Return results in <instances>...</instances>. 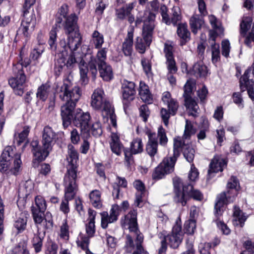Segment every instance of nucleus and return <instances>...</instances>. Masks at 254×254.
Masks as SVG:
<instances>
[{
    "mask_svg": "<svg viewBox=\"0 0 254 254\" xmlns=\"http://www.w3.org/2000/svg\"><path fill=\"white\" fill-rule=\"evenodd\" d=\"M56 93L59 98L65 102L61 108V115L63 125L64 128L67 127L72 120L73 125L80 128L82 138L90 136V123L91 117L89 112H83L77 109L74 114L73 111L81 93L80 88L76 86L72 87L67 81L57 86Z\"/></svg>",
    "mask_w": 254,
    "mask_h": 254,
    "instance_id": "nucleus-1",
    "label": "nucleus"
},
{
    "mask_svg": "<svg viewBox=\"0 0 254 254\" xmlns=\"http://www.w3.org/2000/svg\"><path fill=\"white\" fill-rule=\"evenodd\" d=\"M77 19L78 17L72 14L67 18L65 22L64 30L65 34L67 36L68 42L67 44L65 40H61L60 42V46L64 49V51H62V58L58 59L55 63L56 66H58L59 68H62L65 65V56L67 54V49H69L71 52V55L67 61L68 65L70 66L74 63H78L79 68L81 64H86L85 55L83 56L82 54L75 52L82 42V37L77 25Z\"/></svg>",
    "mask_w": 254,
    "mask_h": 254,
    "instance_id": "nucleus-2",
    "label": "nucleus"
},
{
    "mask_svg": "<svg viewBox=\"0 0 254 254\" xmlns=\"http://www.w3.org/2000/svg\"><path fill=\"white\" fill-rule=\"evenodd\" d=\"M227 192H223L217 196L216 202L215 205V214L216 216L221 215V207L227 203L232 202L235 197L238 194L240 188L239 182L238 179L233 176H231L227 183Z\"/></svg>",
    "mask_w": 254,
    "mask_h": 254,
    "instance_id": "nucleus-3",
    "label": "nucleus"
},
{
    "mask_svg": "<svg viewBox=\"0 0 254 254\" xmlns=\"http://www.w3.org/2000/svg\"><path fill=\"white\" fill-rule=\"evenodd\" d=\"M146 134L148 137L146 150L147 154L153 157L157 153L158 144L163 147H166L168 142L165 129L160 126L158 128L157 133L148 130Z\"/></svg>",
    "mask_w": 254,
    "mask_h": 254,
    "instance_id": "nucleus-4",
    "label": "nucleus"
},
{
    "mask_svg": "<svg viewBox=\"0 0 254 254\" xmlns=\"http://www.w3.org/2000/svg\"><path fill=\"white\" fill-rule=\"evenodd\" d=\"M155 26V15L149 13L148 19L144 21V26L142 28V38L137 37L136 39L135 46L139 53H145L146 48L149 46L152 41Z\"/></svg>",
    "mask_w": 254,
    "mask_h": 254,
    "instance_id": "nucleus-5",
    "label": "nucleus"
},
{
    "mask_svg": "<svg viewBox=\"0 0 254 254\" xmlns=\"http://www.w3.org/2000/svg\"><path fill=\"white\" fill-rule=\"evenodd\" d=\"M124 224L128 226L130 232H133L136 235L135 240L136 250L132 254H145L141 243L143 240L142 235L138 234L139 232L137 223V211L135 210H131L125 216Z\"/></svg>",
    "mask_w": 254,
    "mask_h": 254,
    "instance_id": "nucleus-6",
    "label": "nucleus"
},
{
    "mask_svg": "<svg viewBox=\"0 0 254 254\" xmlns=\"http://www.w3.org/2000/svg\"><path fill=\"white\" fill-rule=\"evenodd\" d=\"M181 151H183L185 158L189 162L193 161L195 151L191 144L189 141H183L180 137H175L174 138L173 156L170 157L172 159H175V163L180 154Z\"/></svg>",
    "mask_w": 254,
    "mask_h": 254,
    "instance_id": "nucleus-7",
    "label": "nucleus"
},
{
    "mask_svg": "<svg viewBox=\"0 0 254 254\" xmlns=\"http://www.w3.org/2000/svg\"><path fill=\"white\" fill-rule=\"evenodd\" d=\"M12 71L15 77L8 80L9 84L14 89L16 94L21 95L23 93V84L26 81V76L20 61L13 64Z\"/></svg>",
    "mask_w": 254,
    "mask_h": 254,
    "instance_id": "nucleus-8",
    "label": "nucleus"
},
{
    "mask_svg": "<svg viewBox=\"0 0 254 254\" xmlns=\"http://www.w3.org/2000/svg\"><path fill=\"white\" fill-rule=\"evenodd\" d=\"M91 106L96 110L110 112L111 105L105 96L102 89H96L91 96Z\"/></svg>",
    "mask_w": 254,
    "mask_h": 254,
    "instance_id": "nucleus-9",
    "label": "nucleus"
},
{
    "mask_svg": "<svg viewBox=\"0 0 254 254\" xmlns=\"http://www.w3.org/2000/svg\"><path fill=\"white\" fill-rule=\"evenodd\" d=\"M107 49L106 48L100 49L98 51L96 57L91 54L85 55V58L88 63L89 69L93 78L96 77L97 73V65L106 64L105 61L107 59Z\"/></svg>",
    "mask_w": 254,
    "mask_h": 254,
    "instance_id": "nucleus-10",
    "label": "nucleus"
},
{
    "mask_svg": "<svg viewBox=\"0 0 254 254\" xmlns=\"http://www.w3.org/2000/svg\"><path fill=\"white\" fill-rule=\"evenodd\" d=\"M36 23V19L33 9L23 10V17L21 21L19 31L28 37L34 31Z\"/></svg>",
    "mask_w": 254,
    "mask_h": 254,
    "instance_id": "nucleus-11",
    "label": "nucleus"
},
{
    "mask_svg": "<svg viewBox=\"0 0 254 254\" xmlns=\"http://www.w3.org/2000/svg\"><path fill=\"white\" fill-rule=\"evenodd\" d=\"M175 164V159L170 157H165L154 170L152 175V179L158 180L162 179L165 175L172 172Z\"/></svg>",
    "mask_w": 254,
    "mask_h": 254,
    "instance_id": "nucleus-12",
    "label": "nucleus"
},
{
    "mask_svg": "<svg viewBox=\"0 0 254 254\" xmlns=\"http://www.w3.org/2000/svg\"><path fill=\"white\" fill-rule=\"evenodd\" d=\"M56 134L53 129L48 126L45 127L43 129L42 135V145L43 147L45 148V151L43 152V155L39 153H37V156L38 158L45 159L49 155L50 151L52 150V144Z\"/></svg>",
    "mask_w": 254,
    "mask_h": 254,
    "instance_id": "nucleus-13",
    "label": "nucleus"
},
{
    "mask_svg": "<svg viewBox=\"0 0 254 254\" xmlns=\"http://www.w3.org/2000/svg\"><path fill=\"white\" fill-rule=\"evenodd\" d=\"M183 236L181 222L177 221L173 227L171 233L164 237L163 240H165L166 243H168L171 248L176 249L181 243Z\"/></svg>",
    "mask_w": 254,
    "mask_h": 254,
    "instance_id": "nucleus-14",
    "label": "nucleus"
},
{
    "mask_svg": "<svg viewBox=\"0 0 254 254\" xmlns=\"http://www.w3.org/2000/svg\"><path fill=\"white\" fill-rule=\"evenodd\" d=\"M68 155L67 160L68 162L67 170L65 175L77 176V165L78 160V153L74 147L71 144L67 146Z\"/></svg>",
    "mask_w": 254,
    "mask_h": 254,
    "instance_id": "nucleus-15",
    "label": "nucleus"
},
{
    "mask_svg": "<svg viewBox=\"0 0 254 254\" xmlns=\"http://www.w3.org/2000/svg\"><path fill=\"white\" fill-rule=\"evenodd\" d=\"M122 90L123 104L127 105L134 99L135 84L133 82L124 79L122 83Z\"/></svg>",
    "mask_w": 254,
    "mask_h": 254,
    "instance_id": "nucleus-16",
    "label": "nucleus"
},
{
    "mask_svg": "<svg viewBox=\"0 0 254 254\" xmlns=\"http://www.w3.org/2000/svg\"><path fill=\"white\" fill-rule=\"evenodd\" d=\"M77 176L65 175L64 177V183L65 189L64 191V199L69 201L72 199L77 190V185L76 183Z\"/></svg>",
    "mask_w": 254,
    "mask_h": 254,
    "instance_id": "nucleus-17",
    "label": "nucleus"
},
{
    "mask_svg": "<svg viewBox=\"0 0 254 254\" xmlns=\"http://www.w3.org/2000/svg\"><path fill=\"white\" fill-rule=\"evenodd\" d=\"M164 53L166 59V64L169 72L171 74L175 73L177 71V67L173 54V46L169 41L164 44Z\"/></svg>",
    "mask_w": 254,
    "mask_h": 254,
    "instance_id": "nucleus-18",
    "label": "nucleus"
},
{
    "mask_svg": "<svg viewBox=\"0 0 254 254\" xmlns=\"http://www.w3.org/2000/svg\"><path fill=\"white\" fill-rule=\"evenodd\" d=\"M172 11L171 18H170L167 14L168 9L167 6L165 5H162L160 7V13L163 22L167 25H170L172 23L175 25L181 19V12L177 7H174Z\"/></svg>",
    "mask_w": 254,
    "mask_h": 254,
    "instance_id": "nucleus-19",
    "label": "nucleus"
},
{
    "mask_svg": "<svg viewBox=\"0 0 254 254\" xmlns=\"http://www.w3.org/2000/svg\"><path fill=\"white\" fill-rule=\"evenodd\" d=\"M120 207L117 204L113 205L110 212V215L107 212H103L101 213V227L103 229H106L109 223H114L118 219L120 213Z\"/></svg>",
    "mask_w": 254,
    "mask_h": 254,
    "instance_id": "nucleus-20",
    "label": "nucleus"
},
{
    "mask_svg": "<svg viewBox=\"0 0 254 254\" xmlns=\"http://www.w3.org/2000/svg\"><path fill=\"white\" fill-rule=\"evenodd\" d=\"M192 185L190 184L187 185H183V192L178 191L176 192V195L174 197V200L177 203H180L182 205H186L187 201V196L193 190Z\"/></svg>",
    "mask_w": 254,
    "mask_h": 254,
    "instance_id": "nucleus-21",
    "label": "nucleus"
},
{
    "mask_svg": "<svg viewBox=\"0 0 254 254\" xmlns=\"http://www.w3.org/2000/svg\"><path fill=\"white\" fill-rule=\"evenodd\" d=\"M162 100L165 105H167L172 116L175 115L179 106L177 101L171 97V94L169 92H165L163 93Z\"/></svg>",
    "mask_w": 254,
    "mask_h": 254,
    "instance_id": "nucleus-22",
    "label": "nucleus"
},
{
    "mask_svg": "<svg viewBox=\"0 0 254 254\" xmlns=\"http://www.w3.org/2000/svg\"><path fill=\"white\" fill-rule=\"evenodd\" d=\"M63 21V18L61 17H58L56 19V27L54 26L50 32V38L48 41V44L52 50H56L57 49V27H60V24Z\"/></svg>",
    "mask_w": 254,
    "mask_h": 254,
    "instance_id": "nucleus-23",
    "label": "nucleus"
},
{
    "mask_svg": "<svg viewBox=\"0 0 254 254\" xmlns=\"http://www.w3.org/2000/svg\"><path fill=\"white\" fill-rule=\"evenodd\" d=\"M133 29L128 31L127 36L122 44V50L126 56H130L132 52Z\"/></svg>",
    "mask_w": 254,
    "mask_h": 254,
    "instance_id": "nucleus-24",
    "label": "nucleus"
},
{
    "mask_svg": "<svg viewBox=\"0 0 254 254\" xmlns=\"http://www.w3.org/2000/svg\"><path fill=\"white\" fill-rule=\"evenodd\" d=\"M100 76L106 81H109L113 78V72L112 68L110 65L106 64H99L97 65Z\"/></svg>",
    "mask_w": 254,
    "mask_h": 254,
    "instance_id": "nucleus-25",
    "label": "nucleus"
},
{
    "mask_svg": "<svg viewBox=\"0 0 254 254\" xmlns=\"http://www.w3.org/2000/svg\"><path fill=\"white\" fill-rule=\"evenodd\" d=\"M110 145L111 149L114 153L118 156L121 155L124 148L117 134L113 133L111 135V141Z\"/></svg>",
    "mask_w": 254,
    "mask_h": 254,
    "instance_id": "nucleus-26",
    "label": "nucleus"
},
{
    "mask_svg": "<svg viewBox=\"0 0 254 254\" xmlns=\"http://www.w3.org/2000/svg\"><path fill=\"white\" fill-rule=\"evenodd\" d=\"M190 72V74L194 75L197 77H205L207 74L208 70L207 67L202 62H200L194 64Z\"/></svg>",
    "mask_w": 254,
    "mask_h": 254,
    "instance_id": "nucleus-27",
    "label": "nucleus"
},
{
    "mask_svg": "<svg viewBox=\"0 0 254 254\" xmlns=\"http://www.w3.org/2000/svg\"><path fill=\"white\" fill-rule=\"evenodd\" d=\"M177 34L181 39L180 44L185 45L190 39V33L186 24H179L177 28Z\"/></svg>",
    "mask_w": 254,
    "mask_h": 254,
    "instance_id": "nucleus-28",
    "label": "nucleus"
},
{
    "mask_svg": "<svg viewBox=\"0 0 254 254\" xmlns=\"http://www.w3.org/2000/svg\"><path fill=\"white\" fill-rule=\"evenodd\" d=\"M21 155H17L15 159L10 161L8 175H17L21 170Z\"/></svg>",
    "mask_w": 254,
    "mask_h": 254,
    "instance_id": "nucleus-29",
    "label": "nucleus"
},
{
    "mask_svg": "<svg viewBox=\"0 0 254 254\" xmlns=\"http://www.w3.org/2000/svg\"><path fill=\"white\" fill-rule=\"evenodd\" d=\"M204 23L202 15L194 14L190 20V25L192 32L196 34Z\"/></svg>",
    "mask_w": 254,
    "mask_h": 254,
    "instance_id": "nucleus-30",
    "label": "nucleus"
},
{
    "mask_svg": "<svg viewBox=\"0 0 254 254\" xmlns=\"http://www.w3.org/2000/svg\"><path fill=\"white\" fill-rule=\"evenodd\" d=\"M89 214V222L86 226V232L88 235L87 237H92L94 236L95 230V218L96 215V212L89 209L88 210Z\"/></svg>",
    "mask_w": 254,
    "mask_h": 254,
    "instance_id": "nucleus-31",
    "label": "nucleus"
},
{
    "mask_svg": "<svg viewBox=\"0 0 254 254\" xmlns=\"http://www.w3.org/2000/svg\"><path fill=\"white\" fill-rule=\"evenodd\" d=\"M30 145L32 147V151L34 156V159L33 161V166L34 167H36L39 162H41L45 160V159H41V157H39L37 156V153H39L43 155V152L45 151V148L43 147L42 148L39 147V142L37 140H33L31 141L30 143Z\"/></svg>",
    "mask_w": 254,
    "mask_h": 254,
    "instance_id": "nucleus-32",
    "label": "nucleus"
},
{
    "mask_svg": "<svg viewBox=\"0 0 254 254\" xmlns=\"http://www.w3.org/2000/svg\"><path fill=\"white\" fill-rule=\"evenodd\" d=\"M30 131V128L28 127H24L23 130L16 136L14 135V143H16L17 145H20L22 143H24L22 148L24 149L28 143L27 137Z\"/></svg>",
    "mask_w": 254,
    "mask_h": 254,
    "instance_id": "nucleus-33",
    "label": "nucleus"
},
{
    "mask_svg": "<svg viewBox=\"0 0 254 254\" xmlns=\"http://www.w3.org/2000/svg\"><path fill=\"white\" fill-rule=\"evenodd\" d=\"M233 215L235 218L234 224L243 227L247 219V216L237 206L234 207Z\"/></svg>",
    "mask_w": 254,
    "mask_h": 254,
    "instance_id": "nucleus-34",
    "label": "nucleus"
},
{
    "mask_svg": "<svg viewBox=\"0 0 254 254\" xmlns=\"http://www.w3.org/2000/svg\"><path fill=\"white\" fill-rule=\"evenodd\" d=\"M185 106L189 110V115L196 117L198 114L199 107L195 100L191 98H187L185 99Z\"/></svg>",
    "mask_w": 254,
    "mask_h": 254,
    "instance_id": "nucleus-35",
    "label": "nucleus"
},
{
    "mask_svg": "<svg viewBox=\"0 0 254 254\" xmlns=\"http://www.w3.org/2000/svg\"><path fill=\"white\" fill-rule=\"evenodd\" d=\"M196 132V129L193 127L191 122L186 119L184 132L182 139V141H187V140H190L191 136L194 135Z\"/></svg>",
    "mask_w": 254,
    "mask_h": 254,
    "instance_id": "nucleus-36",
    "label": "nucleus"
},
{
    "mask_svg": "<svg viewBox=\"0 0 254 254\" xmlns=\"http://www.w3.org/2000/svg\"><path fill=\"white\" fill-rule=\"evenodd\" d=\"M51 92V86L48 83L41 85L37 89L36 95L40 100L45 101Z\"/></svg>",
    "mask_w": 254,
    "mask_h": 254,
    "instance_id": "nucleus-37",
    "label": "nucleus"
},
{
    "mask_svg": "<svg viewBox=\"0 0 254 254\" xmlns=\"http://www.w3.org/2000/svg\"><path fill=\"white\" fill-rule=\"evenodd\" d=\"M225 165H226V163L222 159L220 160L215 158L212 159L208 171V174L210 175L212 173H217L219 171L222 172Z\"/></svg>",
    "mask_w": 254,
    "mask_h": 254,
    "instance_id": "nucleus-38",
    "label": "nucleus"
},
{
    "mask_svg": "<svg viewBox=\"0 0 254 254\" xmlns=\"http://www.w3.org/2000/svg\"><path fill=\"white\" fill-rule=\"evenodd\" d=\"M139 95L142 100L145 102H150L152 100L148 87L144 83L140 82Z\"/></svg>",
    "mask_w": 254,
    "mask_h": 254,
    "instance_id": "nucleus-39",
    "label": "nucleus"
},
{
    "mask_svg": "<svg viewBox=\"0 0 254 254\" xmlns=\"http://www.w3.org/2000/svg\"><path fill=\"white\" fill-rule=\"evenodd\" d=\"M27 218L25 213H21L20 216L15 221L14 226L18 233L23 232L26 228Z\"/></svg>",
    "mask_w": 254,
    "mask_h": 254,
    "instance_id": "nucleus-40",
    "label": "nucleus"
},
{
    "mask_svg": "<svg viewBox=\"0 0 254 254\" xmlns=\"http://www.w3.org/2000/svg\"><path fill=\"white\" fill-rule=\"evenodd\" d=\"M90 201L93 206L97 208H100L102 206L101 201V193L99 190H95L89 194Z\"/></svg>",
    "mask_w": 254,
    "mask_h": 254,
    "instance_id": "nucleus-41",
    "label": "nucleus"
},
{
    "mask_svg": "<svg viewBox=\"0 0 254 254\" xmlns=\"http://www.w3.org/2000/svg\"><path fill=\"white\" fill-rule=\"evenodd\" d=\"M17 155H21L16 152L15 147L13 146H7L3 150L1 157H4L6 159L12 160L16 158Z\"/></svg>",
    "mask_w": 254,
    "mask_h": 254,
    "instance_id": "nucleus-42",
    "label": "nucleus"
},
{
    "mask_svg": "<svg viewBox=\"0 0 254 254\" xmlns=\"http://www.w3.org/2000/svg\"><path fill=\"white\" fill-rule=\"evenodd\" d=\"M92 41L96 49H100L104 43V36L98 31L95 30L92 34Z\"/></svg>",
    "mask_w": 254,
    "mask_h": 254,
    "instance_id": "nucleus-43",
    "label": "nucleus"
},
{
    "mask_svg": "<svg viewBox=\"0 0 254 254\" xmlns=\"http://www.w3.org/2000/svg\"><path fill=\"white\" fill-rule=\"evenodd\" d=\"M130 149L134 154L141 153L143 151V144L141 139L136 138L133 139L131 143Z\"/></svg>",
    "mask_w": 254,
    "mask_h": 254,
    "instance_id": "nucleus-44",
    "label": "nucleus"
},
{
    "mask_svg": "<svg viewBox=\"0 0 254 254\" xmlns=\"http://www.w3.org/2000/svg\"><path fill=\"white\" fill-rule=\"evenodd\" d=\"M79 68L80 70V80L81 83L83 85H86L88 82V78L87 77L88 68L87 66V64H81Z\"/></svg>",
    "mask_w": 254,
    "mask_h": 254,
    "instance_id": "nucleus-45",
    "label": "nucleus"
},
{
    "mask_svg": "<svg viewBox=\"0 0 254 254\" xmlns=\"http://www.w3.org/2000/svg\"><path fill=\"white\" fill-rule=\"evenodd\" d=\"M35 208L38 209V211L41 212H45L47 204L45 199L41 196H37L35 199ZM35 207V206H34Z\"/></svg>",
    "mask_w": 254,
    "mask_h": 254,
    "instance_id": "nucleus-46",
    "label": "nucleus"
},
{
    "mask_svg": "<svg viewBox=\"0 0 254 254\" xmlns=\"http://www.w3.org/2000/svg\"><path fill=\"white\" fill-rule=\"evenodd\" d=\"M90 132L95 136H99L102 134V129L101 123L99 121L95 122L94 123L91 122Z\"/></svg>",
    "mask_w": 254,
    "mask_h": 254,
    "instance_id": "nucleus-47",
    "label": "nucleus"
},
{
    "mask_svg": "<svg viewBox=\"0 0 254 254\" xmlns=\"http://www.w3.org/2000/svg\"><path fill=\"white\" fill-rule=\"evenodd\" d=\"M196 228V222L193 220H189L186 221L184 224V230L185 233L189 234H193Z\"/></svg>",
    "mask_w": 254,
    "mask_h": 254,
    "instance_id": "nucleus-48",
    "label": "nucleus"
},
{
    "mask_svg": "<svg viewBox=\"0 0 254 254\" xmlns=\"http://www.w3.org/2000/svg\"><path fill=\"white\" fill-rule=\"evenodd\" d=\"M32 245L36 253L41 251L43 246V238L38 235H35L32 240Z\"/></svg>",
    "mask_w": 254,
    "mask_h": 254,
    "instance_id": "nucleus-49",
    "label": "nucleus"
},
{
    "mask_svg": "<svg viewBox=\"0 0 254 254\" xmlns=\"http://www.w3.org/2000/svg\"><path fill=\"white\" fill-rule=\"evenodd\" d=\"M32 212L33 219L36 224H41L44 220L43 215L44 212L38 211V209L34 207H32Z\"/></svg>",
    "mask_w": 254,
    "mask_h": 254,
    "instance_id": "nucleus-50",
    "label": "nucleus"
},
{
    "mask_svg": "<svg viewBox=\"0 0 254 254\" xmlns=\"http://www.w3.org/2000/svg\"><path fill=\"white\" fill-rule=\"evenodd\" d=\"M252 20L249 18L243 20L240 24V32L241 35L245 36L248 30L251 28Z\"/></svg>",
    "mask_w": 254,
    "mask_h": 254,
    "instance_id": "nucleus-51",
    "label": "nucleus"
},
{
    "mask_svg": "<svg viewBox=\"0 0 254 254\" xmlns=\"http://www.w3.org/2000/svg\"><path fill=\"white\" fill-rule=\"evenodd\" d=\"M162 4H160L158 0H153L149 2L147 5L146 8L149 10H146L148 12H151L153 13L154 12H158L159 9H160V7Z\"/></svg>",
    "mask_w": 254,
    "mask_h": 254,
    "instance_id": "nucleus-52",
    "label": "nucleus"
},
{
    "mask_svg": "<svg viewBox=\"0 0 254 254\" xmlns=\"http://www.w3.org/2000/svg\"><path fill=\"white\" fill-rule=\"evenodd\" d=\"M11 160L1 157H0V171L8 175L9 171V163Z\"/></svg>",
    "mask_w": 254,
    "mask_h": 254,
    "instance_id": "nucleus-53",
    "label": "nucleus"
},
{
    "mask_svg": "<svg viewBox=\"0 0 254 254\" xmlns=\"http://www.w3.org/2000/svg\"><path fill=\"white\" fill-rule=\"evenodd\" d=\"M123 151L124 152L125 163L127 166L129 167L134 162L132 156V155L134 154L132 152V150L130 149L125 148L124 149Z\"/></svg>",
    "mask_w": 254,
    "mask_h": 254,
    "instance_id": "nucleus-54",
    "label": "nucleus"
},
{
    "mask_svg": "<svg viewBox=\"0 0 254 254\" xmlns=\"http://www.w3.org/2000/svg\"><path fill=\"white\" fill-rule=\"evenodd\" d=\"M139 115L142 118L143 121L146 122L150 115V111L148 106L146 104L141 105L139 108Z\"/></svg>",
    "mask_w": 254,
    "mask_h": 254,
    "instance_id": "nucleus-55",
    "label": "nucleus"
},
{
    "mask_svg": "<svg viewBox=\"0 0 254 254\" xmlns=\"http://www.w3.org/2000/svg\"><path fill=\"white\" fill-rule=\"evenodd\" d=\"M212 62L215 64L220 60L219 46L214 44L211 47Z\"/></svg>",
    "mask_w": 254,
    "mask_h": 254,
    "instance_id": "nucleus-56",
    "label": "nucleus"
},
{
    "mask_svg": "<svg viewBox=\"0 0 254 254\" xmlns=\"http://www.w3.org/2000/svg\"><path fill=\"white\" fill-rule=\"evenodd\" d=\"M209 125L207 121L203 122L202 127L197 135L198 139H204L206 137V132L208 131Z\"/></svg>",
    "mask_w": 254,
    "mask_h": 254,
    "instance_id": "nucleus-57",
    "label": "nucleus"
},
{
    "mask_svg": "<svg viewBox=\"0 0 254 254\" xmlns=\"http://www.w3.org/2000/svg\"><path fill=\"white\" fill-rule=\"evenodd\" d=\"M198 175L197 169L195 167L194 165L192 164L188 175L189 179L191 182H194L198 179Z\"/></svg>",
    "mask_w": 254,
    "mask_h": 254,
    "instance_id": "nucleus-58",
    "label": "nucleus"
},
{
    "mask_svg": "<svg viewBox=\"0 0 254 254\" xmlns=\"http://www.w3.org/2000/svg\"><path fill=\"white\" fill-rule=\"evenodd\" d=\"M160 115L165 125L167 126L168 124L170 116L172 115L171 112L170 111H168L165 108H162L160 111Z\"/></svg>",
    "mask_w": 254,
    "mask_h": 254,
    "instance_id": "nucleus-59",
    "label": "nucleus"
},
{
    "mask_svg": "<svg viewBox=\"0 0 254 254\" xmlns=\"http://www.w3.org/2000/svg\"><path fill=\"white\" fill-rule=\"evenodd\" d=\"M107 5V0H101L96 4L95 12L97 14L101 15L103 12Z\"/></svg>",
    "mask_w": 254,
    "mask_h": 254,
    "instance_id": "nucleus-60",
    "label": "nucleus"
},
{
    "mask_svg": "<svg viewBox=\"0 0 254 254\" xmlns=\"http://www.w3.org/2000/svg\"><path fill=\"white\" fill-rule=\"evenodd\" d=\"M43 222L45 228L47 229H51L53 227V222L52 215L50 212H47Z\"/></svg>",
    "mask_w": 254,
    "mask_h": 254,
    "instance_id": "nucleus-61",
    "label": "nucleus"
},
{
    "mask_svg": "<svg viewBox=\"0 0 254 254\" xmlns=\"http://www.w3.org/2000/svg\"><path fill=\"white\" fill-rule=\"evenodd\" d=\"M230 43L228 40H225L222 42V54L225 57H228L230 52Z\"/></svg>",
    "mask_w": 254,
    "mask_h": 254,
    "instance_id": "nucleus-62",
    "label": "nucleus"
},
{
    "mask_svg": "<svg viewBox=\"0 0 254 254\" xmlns=\"http://www.w3.org/2000/svg\"><path fill=\"white\" fill-rule=\"evenodd\" d=\"M128 15L124 6L116 9V15L118 19H124Z\"/></svg>",
    "mask_w": 254,
    "mask_h": 254,
    "instance_id": "nucleus-63",
    "label": "nucleus"
},
{
    "mask_svg": "<svg viewBox=\"0 0 254 254\" xmlns=\"http://www.w3.org/2000/svg\"><path fill=\"white\" fill-rule=\"evenodd\" d=\"M61 237L65 239L68 238V227L66 222L61 227Z\"/></svg>",
    "mask_w": 254,
    "mask_h": 254,
    "instance_id": "nucleus-64",
    "label": "nucleus"
}]
</instances>
